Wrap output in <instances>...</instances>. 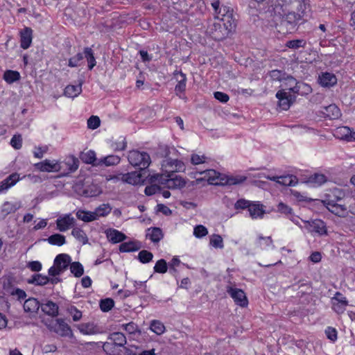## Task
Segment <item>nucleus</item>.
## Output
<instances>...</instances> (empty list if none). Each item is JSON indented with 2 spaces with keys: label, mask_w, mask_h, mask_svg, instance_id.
<instances>
[{
  "label": "nucleus",
  "mask_w": 355,
  "mask_h": 355,
  "mask_svg": "<svg viewBox=\"0 0 355 355\" xmlns=\"http://www.w3.org/2000/svg\"><path fill=\"white\" fill-rule=\"evenodd\" d=\"M302 15L297 14L294 11L286 12V10L278 11L275 13V26L281 34L286 35L292 33L297 31L298 26L301 24Z\"/></svg>",
  "instance_id": "obj_1"
},
{
  "label": "nucleus",
  "mask_w": 355,
  "mask_h": 355,
  "mask_svg": "<svg viewBox=\"0 0 355 355\" xmlns=\"http://www.w3.org/2000/svg\"><path fill=\"white\" fill-rule=\"evenodd\" d=\"M78 166L79 160L73 155L69 156L62 164L57 161L49 159H45L34 164L35 168L42 172H59L62 171L64 166H66L67 171L62 172L63 175H67L75 172Z\"/></svg>",
  "instance_id": "obj_2"
},
{
  "label": "nucleus",
  "mask_w": 355,
  "mask_h": 355,
  "mask_svg": "<svg viewBox=\"0 0 355 355\" xmlns=\"http://www.w3.org/2000/svg\"><path fill=\"white\" fill-rule=\"evenodd\" d=\"M128 159L131 165L139 167L141 171H146V169L151 162L148 153L137 150H130L128 153Z\"/></svg>",
  "instance_id": "obj_3"
},
{
  "label": "nucleus",
  "mask_w": 355,
  "mask_h": 355,
  "mask_svg": "<svg viewBox=\"0 0 355 355\" xmlns=\"http://www.w3.org/2000/svg\"><path fill=\"white\" fill-rule=\"evenodd\" d=\"M71 261V257L67 254L57 255L54 259L53 266L48 270L49 275L51 277L60 275L68 268Z\"/></svg>",
  "instance_id": "obj_4"
},
{
  "label": "nucleus",
  "mask_w": 355,
  "mask_h": 355,
  "mask_svg": "<svg viewBox=\"0 0 355 355\" xmlns=\"http://www.w3.org/2000/svg\"><path fill=\"white\" fill-rule=\"evenodd\" d=\"M314 205L318 207H325L332 214L338 216H344L347 211V207L337 204L336 200H316L314 201Z\"/></svg>",
  "instance_id": "obj_5"
},
{
  "label": "nucleus",
  "mask_w": 355,
  "mask_h": 355,
  "mask_svg": "<svg viewBox=\"0 0 355 355\" xmlns=\"http://www.w3.org/2000/svg\"><path fill=\"white\" fill-rule=\"evenodd\" d=\"M275 96L278 99V106L283 110H288L291 105L296 101L295 95H292L284 89L279 90L276 93Z\"/></svg>",
  "instance_id": "obj_6"
},
{
  "label": "nucleus",
  "mask_w": 355,
  "mask_h": 355,
  "mask_svg": "<svg viewBox=\"0 0 355 355\" xmlns=\"http://www.w3.org/2000/svg\"><path fill=\"white\" fill-rule=\"evenodd\" d=\"M226 291L234 300L236 304L241 307L248 306V300L245 292L242 289L227 286Z\"/></svg>",
  "instance_id": "obj_7"
},
{
  "label": "nucleus",
  "mask_w": 355,
  "mask_h": 355,
  "mask_svg": "<svg viewBox=\"0 0 355 355\" xmlns=\"http://www.w3.org/2000/svg\"><path fill=\"white\" fill-rule=\"evenodd\" d=\"M226 31V28L220 21L215 22L209 27L210 35L216 41H223L229 37L228 31Z\"/></svg>",
  "instance_id": "obj_8"
},
{
  "label": "nucleus",
  "mask_w": 355,
  "mask_h": 355,
  "mask_svg": "<svg viewBox=\"0 0 355 355\" xmlns=\"http://www.w3.org/2000/svg\"><path fill=\"white\" fill-rule=\"evenodd\" d=\"M147 171H133L123 175V181L132 185L144 183Z\"/></svg>",
  "instance_id": "obj_9"
},
{
  "label": "nucleus",
  "mask_w": 355,
  "mask_h": 355,
  "mask_svg": "<svg viewBox=\"0 0 355 355\" xmlns=\"http://www.w3.org/2000/svg\"><path fill=\"white\" fill-rule=\"evenodd\" d=\"M161 184H166L168 189H181L186 186V181L180 176H173V173H171L168 175V178H166L165 182L161 181Z\"/></svg>",
  "instance_id": "obj_10"
},
{
  "label": "nucleus",
  "mask_w": 355,
  "mask_h": 355,
  "mask_svg": "<svg viewBox=\"0 0 355 355\" xmlns=\"http://www.w3.org/2000/svg\"><path fill=\"white\" fill-rule=\"evenodd\" d=\"M291 287L297 291V295L299 297H302L305 295H309L312 293L313 288L310 282L298 280L291 285Z\"/></svg>",
  "instance_id": "obj_11"
},
{
  "label": "nucleus",
  "mask_w": 355,
  "mask_h": 355,
  "mask_svg": "<svg viewBox=\"0 0 355 355\" xmlns=\"http://www.w3.org/2000/svg\"><path fill=\"white\" fill-rule=\"evenodd\" d=\"M247 177L243 175H238V176H227L223 174L220 173V178H218L219 182H218V185L221 186H231L236 185L241 183H243L245 181Z\"/></svg>",
  "instance_id": "obj_12"
},
{
  "label": "nucleus",
  "mask_w": 355,
  "mask_h": 355,
  "mask_svg": "<svg viewBox=\"0 0 355 355\" xmlns=\"http://www.w3.org/2000/svg\"><path fill=\"white\" fill-rule=\"evenodd\" d=\"M20 46L23 49H28L32 43L33 30L30 27H25L19 32Z\"/></svg>",
  "instance_id": "obj_13"
},
{
  "label": "nucleus",
  "mask_w": 355,
  "mask_h": 355,
  "mask_svg": "<svg viewBox=\"0 0 355 355\" xmlns=\"http://www.w3.org/2000/svg\"><path fill=\"white\" fill-rule=\"evenodd\" d=\"M306 228L312 233H317L320 235L327 234V229L324 223L322 220H314L311 222L306 221Z\"/></svg>",
  "instance_id": "obj_14"
},
{
  "label": "nucleus",
  "mask_w": 355,
  "mask_h": 355,
  "mask_svg": "<svg viewBox=\"0 0 355 355\" xmlns=\"http://www.w3.org/2000/svg\"><path fill=\"white\" fill-rule=\"evenodd\" d=\"M57 325L55 331L62 337L73 338V334L70 326L62 318L56 320Z\"/></svg>",
  "instance_id": "obj_15"
},
{
  "label": "nucleus",
  "mask_w": 355,
  "mask_h": 355,
  "mask_svg": "<svg viewBox=\"0 0 355 355\" xmlns=\"http://www.w3.org/2000/svg\"><path fill=\"white\" fill-rule=\"evenodd\" d=\"M318 82L322 87H331L336 85L337 78L330 72H322L319 75Z\"/></svg>",
  "instance_id": "obj_16"
},
{
  "label": "nucleus",
  "mask_w": 355,
  "mask_h": 355,
  "mask_svg": "<svg viewBox=\"0 0 355 355\" xmlns=\"http://www.w3.org/2000/svg\"><path fill=\"white\" fill-rule=\"evenodd\" d=\"M321 112L324 118H327L330 120L338 119L341 116L340 110L335 104H331L324 107Z\"/></svg>",
  "instance_id": "obj_17"
},
{
  "label": "nucleus",
  "mask_w": 355,
  "mask_h": 355,
  "mask_svg": "<svg viewBox=\"0 0 355 355\" xmlns=\"http://www.w3.org/2000/svg\"><path fill=\"white\" fill-rule=\"evenodd\" d=\"M107 238L112 243H118L124 241L127 236L117 230L110 228L105 231Z\"/></svg>",
  "instance_id": "obj_18"
},
{
  "label": "nucleus",
  "mask_w": 355,
  "mask_h": 355,
  "mask_svg": "<svg viewBox=\"0 0 355 355\" xmlns=\"http://www.w3.org/2000/svg\"><path fill=\"white\" fill-rule=\"evenodd\" d=\"M19 179V175L18 173H13L10 174L5 180L0 182V193L14 186Z\"/></svg>",
  "instance_id": "obj_19"
},
{
  "label": "nucleus",
  "mask_w": 355,
  "mask_h": 355,
  "mask_svg": "<svg viewBox=\"0 0 355 355\" xmlns=\"http://www.w3.org/2000/svg\"><path fill=\"white\" fill-rule=\"evenodd\" d=\"M80 159L85 164H92L94 166H99V159H96V153L92 150H89L86 153H80Z\"/></svg>",
  "instance_id": "obj_20"
},
{
  "label": "nucleus",
  "mask_w": 355,
  "mask_h": 355,
  "mask_svg": "<svg viewBox=\"0 0 355 355\" xmlns=\"http://www.w3.org/2000/svg\"><path fill=\"white\" fill-rule=\"evenodd\" d=\"M269 76L273 80L282 81L288 80L291 84V81H295V78L291 75H288L284 71L274 69L269 72Z\"/></svg>",
  "instance_id": "obj_21"
},
{
  "label": "nucleus",
  "mask_w": 355,
  "mask_h": 355,
  "mask_svg": "<svg viewBox=\"0 0 355 355\" xmlns=\"http://www.w3.org/2000/svg\"><path fill=\"white\" fill-rule=\"evenodd\" d=\"M83 83L84 80L80 79L78 80V85H67L64 89V95L70 98L78 96L82 92V85Z\"/></svg>",
  "instance_id": "obj_22"
},
{
  "label": "nucleus",
  "mask_w": 355,
  "mask_h": 355,
  "mask_svg": "<svg viewBox=\"0 0 355 355\" xmlns=\"http://www.w3.org/2000/svg\"><path fill=\"white\" fill-rule=\"evenodd\" d=\"M42 311L46 315L52 317H55L58 315V305L51 301L48 300L44 304H41Z\"/></svg>",
  "instance_id": "obj_23"
},
{
  "label": "nucleus",
  "mask_w": 355,
  "mask_h": 355,
  "mask_svg": "<svg viewBox=\"0 0 355 355\" xmlns=\"http://www.w3.org/2000/svg\"><path fill=\"white\" fill-rule=\"evenodd\" d=\"M141 243L138 241H130L123 242L119 245V251L121 252H135L141 248Z\"/></svg>",
  "instance_id": "obj_24"
},
{
  "label": "nucleus",
  "mask_w": 355,
  "mask_h": 355,
  "mask_svg": "<svg viewBox=\"0 0 355 355\" xmlns=\"http://www.w3.org/2000/svg\"><path fill=\"white\" fill-rule=\"evenodd\" d=\"M85 198L96 197L102 193V190L97 184L85 181Z\"/></svg>",
  "instance_id": "obj_25"
},
{
  "label": "nucleus",
  "mask_w": 355,
  "mask_h": 355,
  "mask_svg": "<svg viewBox=\"0 0 355 355\" xmlns=\"http://www.w3.org/2000/svg\"><path fill=\"white\" fill-rule=\"evenodd\" d=\"M78 329L85 335L96 334L100 332L98 327L93 322L80 324L78 325Z\"/></svg>",
  "instance_id": "obj_26"
},
{
  "label": "nucleus",
  "mask_w": 355,
  "mask_h": 355,
  "mask_svg": "<svg viewBox=\"0 0 355 355\" xmlns=\"http://www.w3.org/2000/svg\"><path fill=\"white\" fill-rule=\"evenodd\" d=\"M73 223L74 218L70 217V215H65L64 217L58 218L56 220L57 228L60 232L67 231Z\"/></svg>",
  "instance_id": "obj_27"
},
{
  "label": "nucleus",
  "mask_w": 355,
  "mask_h": 355,
  "mask_svg": "<svg viewBox=\"0 0 355 355\" xmlns=\"http://www.w3.org/2000/svg\"><path fill=\"white\" fill-rule=\"evenodd\" d=\"M220 19L221 24L226 28V31H228L229 35H231L235 31L236 22L233 15H226L225 17H221Z\"/></svg>",
  "instance_id": "obj_28"
},
{
  "label": "nucleus",
  "mask_w": 355,
  "mask_h": 355,
  "mask_svg": "<svg viewBox=\"0 0 355 355\" xmlns=\"http://www.w3.org/2000/svg\"><path fill=\"white\" fill-rule=\"evenodd\" d=\"M40 306V302L34 297L27 299L23 305L24 311L27 313H37Z\"/></svg>",
  "instance_id": "obj_29"
},
{
  "label": "nucleus",
  "mask_w": 355,
  "mask_h": 355,
  "mask_svg": "<svg viewBox=\"0 0 355 355\" xmlns=\"http://www.w3.org/2000/svg\"><path fill=\"white\" fill-rule=\"evenodd\" d=\"M102 342H87L83 344V350L86 355H92L101 352Z\"/></svg>",
  "instance_id": "obj_30"
},
{
  "label": "nucleus",
  "mask_w": 355,
  "mask_h": 355,
  "mask_svg": "<svg viewBox=\"0 0 355 355\" xmlns=\"http://www.w3.org/2000/svg\"><path fill=\"white\" fill-rule=\"evenodd\" d=\"M146 238H149L152 242L158 243L164 237L162 230L159 227H150L147 230L146 235Z\"/></svg>",
  "instance_id": "obj_31"
},
{
  "label": "nucleus",
  "mask_w": 355,
  "mask_h": 355,
  "mask_svg": "<svg viewBox=\"0 0 355 355\" xmlns=\"http://www.w3.org/2000/svg\"><path fill=\"white\" fill-rule=\"evenodd\" d=\"M27 283L35 286H44L49 283V277L40 273L34 274L27 279Z\"/></svg>",
  "instance_id": "obj_32"
},
{
  "label": "nucleus",
  "mask_w": 355,
  "mask_h": 355,
  "mask_svg": "<svg viewBox=\"0 0 355 355\" xmlns=\"http://www.w3.org/2000/svg\"><path fill=\"white\" fill-rule=\"evenodd\" d=\"M200 174H205L207 182L209 184L218 185V182L216 181L220 178V173L214 169L205 170L200 172Z\"/></svg>",
  "instance_id": "obj_33"
},
{
  "label": "nucleus",
  "mask_w": 355,
  "mask_h": 355,
  "mask_svg": "<svg viewBox=\"0 0 355 355\" xmlns=\"http://www.w3.org/2000/svg\"><path fill=\"white\" fill-rule=\"evenodd\" d=\"M248 211L252 218H257L258 217L263 218L265 214V210L263 209L262 205L252 202L249 207Z\"/></svg>",
  "instance_id": "obj_34"
},
{
  "label": "nucleus",
  "mask_w": 355,
  "mask_h": 355,
  "mask_svg": "<svg viewBox=\"0 0 355 355\" xmlns=\"http://www.w3.org/2000/svg\"><path fill=\"white\" fill-rule=\"evenodd\" d=\"M20 208V205L11 204L9 202L3 203L1 207V219H4L9 214L15 213L17 209Z\"/></svg>",
  "instance_id": "obj_35"
},
{
  "label": "nucleus",
  "mask_w": 355,
  "mask_h": 355,
  "mask_svg": "<svg viewBox=\"0 0 355 355\" xmlns=\"http://www.w3.org/2000/svg\"><path fill=\"white\" fill-rule=\"evenodd\" d=\"M294 0H272L271 6L272 7L275 13L278 11L285 10L291 5Z\"/></svg>",
  "instance_id": "obj_36"
},
{
  "label": "nucleus",
  "mask_w": 355,
  "mask_h": 355,
  "mask_svg": "<svg viewBox=\"0 0 355 355\" xmlns=\"http://www.w3.org/2000/svg\"><path fill=\"white\" fill-rule=\"evenodd\" d=\"M84 57L87 59L89 70H92L96 64L94 51L90 47H85L83 51Z\"/></svg>",
  "instance_id": "obj_37"
},
{
  "label": "nucleus",
  "mask_w": 355,
  "mask_h": 355,
  "mask_svg": "<svg viewBox=\"0 0 355 355\" xmlns=\"http://www.w3.org/2000/svg\"><path fill=\"white\" fill-rule=\"evenodd\" d=\"M94 214V211L79 209L76 212V217L85 223H89L96 220V216Z\"/></svg>",
  "instance_id": "obj_38"
},
{
  "label": "nucleus",
  "mask_w": 355,
  "mask_h": 355,
  "mask_svg": "<svg viewBox=\"0 0 355 355\" xmlns=\"http://www.w3.org/2000/svg\"><path fill=\"white\" fill-rule=\"evenodd\" d=\"M327 180V178L324 174L315 173L308 178L306 182L313 184L314 186H320Z\"/></svg>",
  "instance_id": "obj_39"
},
{
  "label": "nucleus",
  "mask_w": 355,
  "mask_h": 355,
  "mask_svg": "<svg viewBox=\"0 0 355 355\" xmlns=\"http://www.w3.org/2000/svg\"><path fill=\"white\" fill-rule=\"evenodd\" d=\"M121 158L114 155H110L103 158L99 159V166L105 165L106 166H114L120 162Z\"/></svg>",
  "instance_id": "obj_40"
},
{
  "label": "nucleus",
  "mask_w": 355,
  "mask_h": 355,
  "mask_svg": "<svg viewBox=\"0 0 355 355\" xmlns=\"http://www.w3.org/2000/svg\"><path fill=\"white\" fill-rule=\"evenodd\" d=\"M112 211V207L109 203L102 204L96 207L94 211L96 216V220L99 217H104L108 215Z\"/></svg>",
  "instance_id": "obj_41"
},
{
  "label": "nucleus",
  "mask_w": 355,
  "mask_h": 355,
  "mask_svg": "<svg viewBox=\"0 0 355 355\" xmlns=\"http://www.w3.org/2000/svg\"><path fill=\"white\" fill-rule=\"evenodd\" d=\"M21 78L19 72L13 70H6L4 73L3 78L8 84H12Z\"/></svg>",
  "instance_id": "obj_42"
},
{
  "label": "nucleus",
  "mask_w": 355,
  "mask_h": 355,
  "mask_svg": "<svg viewBox=\"0 0 355 355\" xmlns=\"http://www.w3.org/2000/svg\"><path fill=\"white\" fill-rule=\"evenodd\" d=\"M109 339L112 340L118 347H124L127 343L125 335L119 331L111 334Z\"/></svg>",
  "instance_id": "obj_43"
},
{
  "label": "nucleus",
  "mask_w": 355,
  "mask_h": 355,
  "mask_svg": "<svg viewBox=\"0 0 355 355\" xmlns=\"http://www.w3.org/2000/svg\"><path fill=\"white\" fill-rule=\"evenodd\" d=\"M44 241H47L49 244L58 246H61L66 243L65 236L60 234H52L48 239H44Z\"/></svg>",
  "instance_id": "obj_44"
},
{
  "label": "nucleus",
  "mask_w": 355,
  "mask_h": 355,
  "mask_svg": "<svg viewBox=\"0 0 355 355\" xmlns=\"http://www.w3.org/2000/svg\"><path fill=\"white\" fill-rule=\"evenodd\" d=\"M70 271L76 277H80L84 274V268L79 261L70 262Z\"/></svg>",
  "instance_id": "obj_45"
},
{
  "label": "nucleus",
  "mask_w": 355,
  "mask_h": 355,
  "mask_svg": "<svg viewBox=\"0 0 355 355\" xmlns=\"http://www.w3.org/2000/svg\"><path fill=\"white\" fill-rule=\"evenodd\" d=\"M277 183L284 186H294L297 183V179L296 176L293 175H287L280 176Z\"/></svg>",
  "instance_id": "obj_46"
},
{
  "label": "nucleus",
  "mask_w": 355,
  "mask_h": 355,
  "mask_svg": "<svg viewBox=\"0 0 355 355\" xmlns=\"http://www.w3.org/2000/svg\"><path fill=\"white\" fill-rule=\"evenodd\" d=\"M150 328L157 335H162L166 330L164 324L161 321L157 320L151 321Z\"/></svg>",
  "instance_id": "obj_47"
},
{
  "label": "nucleus",
  "mask_w": 355,
  "mask_h": 355,
  "mask_svg": "<svg viewBox=\"0 0 355 355\" xmlns=\"http://www.w3.org/2000/svg\"><path fill=\"white\" fill-rule=\"evenodd\" d=\"M180 79H178V84L175 85V92L178 93H184L186 90L187 76L183 72H180Z\"/></svg>",
  "instance_id": "obj_48"
},
{
  "label": "nucleus",
  "mask_w": 355,
  "mask_h": 355,
  "mask_svg": "<svg viewBox=\"0 0 355 355\" xmlns=\"http://www.w3.org/2000/svg\"><path fill=\"white\" fill-rule=\"evenodd\" d=\"M71 234L79 241H81L83 244L88 243V239L85 232L79 227H75L71 232Z\"/></svg>",
  "instance_id": "obj_49"
},
{
  "label": "nucleus",
  "mask_w": 355,
  "mask_h": 355,
  "mask_svg": "<svg viewBox=\"0 0 355 355\" xmlns=\"http://www.w3.org/2000/svg\"><path fill=\"white\" fill-rule=\"evenodd\" d=\"M114 306V301L112 298L102 299L99 302V306L103 312L110 311Z\"/></svg>",
  "instance_id": "obj_50"
},
{
  "label": "nucleus",
  "mask_w": 355,
  "mask_h": 355,
  "mask_svg": "<svg viewBox=\"0 0 355 355\" xmlns=\"http://www.w3.org/2000/svg\"><path fill=\"white\" fill-rule=\"evenodd\" d=\"M116 347H118L114 342L113 343H102L101 348L103 352L107 355H116Z\"/></svg>",
  "instance_id": "obj_51"
},
{
  "label": "nucleus",
  "mask_w": 355,
  "mask_h": 355,
  "mask_svg": "<svg viewBox=\"0 0 355 355\" xmlns=\"http://www.w3.org/2000/svg\"><path fill=\"white\" fill-rule=\"evenodd\" d=\"M153 258V253L146 250H142L138 254V259L142 263H149L152 261Z\"/></svg>",
  "instance_id": "obj_52"
},
{
  "label": "nucleus",
  "mask_w": 355,
  "mask_h": 355,
  "mask_svg": "<svg viewBox=\"0 0 355 355\" xmlns=\"http://www.w3.org/2000/svg\"><path fill=\"white\" fill-rule=\"evenodd\" d=\"M299 2L297 7L298 13L302 15V19L306 15L307 10H310L309 0H296Z\"/></svg>",
  "instance_id": "obj_53"
},
{
  "label": "nucleus",
  "mask_w": 355,
  "mask_h": 355,
  "mask_svg": "<svg viewBox=\"0 0 355 355\" xmlns=\"http://www.w3.org/2000/svg\"><path fill=\"white\" fill-rule=\"evenodd\" d=\"M168 264L165 259H161L158 260L154 266V272L164 274L167 272Z\"/></svg>",
  "instance_id": "obj_54"
},
{
  "label": "nucleus",
  "mask_w": 355,
  "mask_h": 355,
  "mask_svg": "<svg viewBox=\"0 0 355 355\" xmlns=\"http://www.w3.org/2000/svg\"><path fill=\"white\" fill-rule=\"evenodd\" d=\"M350 128L347 126H342L337 128L336 134L338 138L348 141L350 134Z\"/></svg>",
  "instance_id": "obj_55"
},
{
  "label": "nucleus",
  "mask_w": 355,
  "mask_h": 355,
  "mask_svg": "<svg viewBox=\"0 0 355 355\" xmlns=\"http://www.w3.org/2000/svg\"><path fill=\"white\" fill-rule=\"evenodd\" d=\"M306 44V41L302 39L291 40L286 42V46L292 49H297L300 47H304Z\"/></svg>",
  "instance_id": "obj_56"
},
{
  "label": "nucleus",
  "mask_w": 355,
  "mask_h": 355,
  "mask_svg": "<svg viewBox=\"0 0 355 355\" xmlns=\"http://www.w3.org/2000/svg\"><path fill=\"white\" fill-rule=\"evenodd\" d=\"M209 244L216 248H223L224 246L223 238L220 235L216 234L210 237Z\"/></svg>",
  "instance_id": "obj_57"
},
{
  "label": "nucleus",
  "mask_w": 355,
  "mask_h": 355,
  "mask_svg": "<svg viewBox=\"0 0 355 355\" xmlns=\"http://www.w3.org/2000/svg\"><path fill=\"white\" fill-rule=\"evenodd\" d=\"M73 191L80 196L85 197V181H78L73 186Z\"/></svg>",
  "instance_id": "obj_58"
},
{
  "label": "nucleus",
  "mask_w": 355,
  "mask_h": 355,
  "mask_svg": "<svg viewBox=\"0 0 355 355\" xmlns=\"http://www.w3.org/2000/svg\"><path fill=\"white\" fill-rule=\"evenodd\" d=\"M84 55L82 53H78L76 55L69 59L68 66L70 67H76L80 65V62L83 60Z\"/></svg>",
  "instance_id": "obj_59"
},
{
  "label": "nucleus",
  "mask_w": 355,
  "mask_h": 355,
  "mask_svg": "<svg viewBox=\"0 0 355 355\" xmlns=\"http://www.w3.org/2000/svg\"><path fill=\"white\" fill-rule=\"evenodd\" d=\"M67 312L72 316L73 321H79L82 318V312L75 306H70L67 309Z\"/></svg>",
  "instance_id": "obj_60"
},
{
  "label": "nucleus",
  "mask_w": 355,
  "mask_h": 355,
  "mask_svg": "<svg viewBox=\"0 0 355 355\" xmlns=\"http://www.w3.org/2000/svg\"><path fill=\"white\" fill-rule=\"evenodd\" d=\"M101 125V120L98 116L92 115L87 120V127L89 129L95 130Z\"/></svg>",
  "instance_id": "obj_61"
},
{
  "label": "nucleus",
  "mask_w": 355,
  "mask_h": 355,
  "mask_svg": "<svg viewBox=\"0 0 355 355\" xmlns=\"http://www.w3.org/2000/svg\"><path fill=\"white\" fill-rule=\"evenodd\" d=\"M10 145L16 150H19L22 146V138L21 135H14L10 140Z\"/></svg>",
  "instance_id": "obj_62"
},
{
  "label": "nucleus",
  "mask_w": 355,
  "mask_h": 355,
  "mask_svg": "<svg viewBox=\"0 0 355 355\" xmlns=\"http://www.w3.org/2000/svg\"><path fill=\"white\" fill-rule=\"evenodd\" d=\"M207 234V229L202 225H198L194 228L193 234L197 238H202L206 236Z\"/></svg>",
  "instance_id": "obj_63"
},
{
  "label": "nucleus",
  "mask_w": 355,
  "mask_h": 355,
  "mask_svg": "<svg viewBox=\"0 0 355 355\" xmlns=\"http://www.w3.org/2000/svg\"><path fill=\"white\" fill-rule=\"evenodd\" d=\"M162 190V187L157 184H151L150 186H147L145 188L144 193L146 196H153L157 192H161Z\"/></svg>",
  "instance_id": "obj_64"
}]
</instances>
